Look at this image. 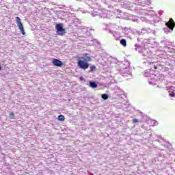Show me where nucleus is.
I'll return each instance as SVG.
<instances>
[{"label": "nucleus", "instance_id": "6", "mask_svg": "<svg viewBox=\"0 0 175 175\" xmlns=\"http://www.w3.org/2000/svg\"><path fill=\"white\" fill-rule=\"evenodd\" d=\"M120 44L123 46L124 47H126V40L125 39H122L120 41Z\"/></svg>", "mask_w": 175, "mask_h": 175}, {"label": "nucleus", "instance_id": "11", "mask_svg": "<svg viewBox=\"0 0 175 175\" xmlns=\"http://www.w3.org/2000/svg\"><path fill=\"white\" fill-rule=\"evenodd\" d=\"M170 96H172V98H174L175 96V92L174 91H169Z\"/></svg>", "mask_w": 175, "mask_h": 175}, {"label": "nucleus", "instance_id": "5", "mask_svg": "<svg viewBox=\"0 0 175 175\" xmlns=\"http://www.w3.org/2000/svg\"><path fill=\"white\" fill-rule=\"evenodd\" d=\"M52 64L55 66H57L58 68H61V66H62V62L58 59H53L52 61Z\"/></svg>", "mask_w": 175, "mask_h": 175}, {"label": "nucleus", "instance_id": "1", "mask_svg": "<svg viewBox=\"0 0 175 175\" xmlns=\"http://www.w3.org/2000/svg\"><path fill=\"white\" fill-rule=\"evenodd\" d=\"M55 29H57V35H59L60 36H64V35L66 33V31L64 28L62 24H57L55 26Z\"/></svg>", "mask_w": 175, "mask_h": 175}, {"label": "nucleus", "instance_id": "14", "mask_svg": "<svg viewBox=\"0 0 175 175\" xmlns=\"http://www.w3.org/2000/svg\"><path fill=\"white\" fill-rule=\"evenodd\" d=\"M79 79L81 81H83V80H84V78L83 77H81Z\"/></svg>", "mask_w": 175, "mask_h": 175}, {"label": "nucleus", "instance_id": "12", "mask_svg": "<svg viewBox=\"0 0 175 175\" xmlns=\"http://www.w3.org/2000/svg\"><path fill=\"white\" fill-rule=\"evenodd\" d=\"M10 117L11 120H14V113L11 112L10 113Z\"/></svg>", "mask_w": 175, "mask_h": 175}, {"label": "nucleus", "instance_id": "10", "mask_svg": "<svg viewBox=\"0 0 175 175\" xmlns=\"http://www.w3.org/2000/svg\"><path fill=\"white\" fill-rule=\"evenodd\" d=\"M95 70H96V66H90V72H95Z\"/></svg>", "mask_w": 175, "mask_h": 175}, {"label": "nucleus", "instance_id": "15", "mask_svg": "<svg viewBox=\"0 0 175 175\" xmlns=\"http://www.w3.org/2000/svg\"><path fill=\"white\" fill-rule=\"evenodd\" d=\"M154 69H158V67L157 66H154Z\"/></svg>", "mask_w": 175, "mask_h": 175}, {"label": "nucleus", "instance_id": "9", "mask_svg": "<svg viewBox=\"0 0 175 175\" xmlns=\"http://www.w3.org/2000/svg\"><path fill=\"white\" fill-rule=\"evenodd\" d=\"M101 98L104 99V100H106L107 99H109V96L106 94H102Z\"/></svg>", "mask_w": 175, "mask_h": 175}, {"label": "nucleus", "instance_id": "4", "mask_svg": "<svg viewBox=\"0 0 175 175\" xmlns=\"http://www.w3.org/2000/svg\"><path fill=\"white\" fill-rule=\"evenodd\" d=\"M166 27H167L171 31H173L175 27V22L173 18H170L169 21L165 23Z\"/></svg>", "mask_w": 175, "mask_h": 175}, {"label": "nucleus", "instance_id": "7", "mask_svg": "<svg viewBox=\"0 0 175 175\" xmlns=\"http://www.w3.org/2000/svg\"><path fill=\"white\" fill-rule=\"evenodd\" d=\"M90 87H91L92 88H96V87H98V84H96V83L95 82H90Z\"/></svg>", "mask_w": 175, "mask_h": 175}, {"label": "nucleus", "instance_id": "8", "mask_svg": "<svg viewBox=\"0 0 175 175\" xmlns=\"http://www.w3.org/2000/svg\"><path fill=\"white\" fill-rule=\"evenodd\" d=\"M58 121H65V116L64 115H59L57 116Z\"/></svg>", "mask_w": 175, "mask_h": 175}, {"label": "nucleus", "instance_id": "13", "mask_svg": "<svg viewBox=\"0 0 175 175\" xmlns=\"http://www.w3.org/2000/svg\"><path fill=\"white\" fill-rule=\"evenodd\" d=\"M133 124H136V122H139V120L134 118V119H133Z\"/></svg>", "mask_w": 175, "mask_h": 175}, {"label": "nucleus", "instance_id": "2", "mask_svg": "<svg viewBox=\"0 0 175 175\" xmlns=\"http://www.w3.org/2000/svg\"><path fill=\"white\" fill-rule=\"evenodd\" d=\"M16 23L18 25V29L21 31L22 35H25V31L24 30V26L23 25V23H21V19L20 17H16Z\"/></svg>", "mask_w": 175, "mask_h": 175}, {"label": "nucleus", "instance_id": "3", "mask_svg": "<svg viewBox=\"0 0 175 175\" xmlns=\"http://www.w3.org/2000/svg\"><path fill=\"white\" fill-rule=\"evenodd\" d=\"M78 66L80 69H88V63L85 62L84 60H79L78 62Z\"/></svg>", "mask_w": 175, "mask_h": 175}, {"label": "nucleus", "instance_id": "16", "mask_svg": "<svg viewBox=\"0 0 175 175\" xmlns=\"http://www.w3.org/2000/svg\"><path fill=\"white\" fill-rule=\"evenodd\" d=\"M90 59H91V58H90V57H89V61H90Z\"/></svg>", "mask_w": 175, "mask_h": 175}]
</instances>
